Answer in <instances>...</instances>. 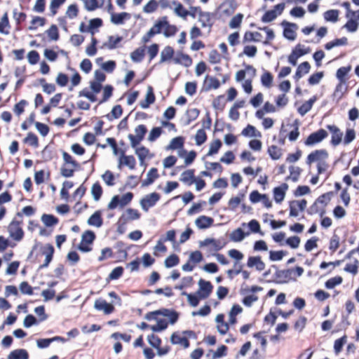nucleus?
<instances>
[{"label": "nucleus", "instance_id": "79ce46f5", "mask_svg": "<svg viewBox=\"0 0 359 359\" xmlns=\"http://www.w3.org/2000/svg\"><path fill=\"white\" fill-rule=\"evenodd\" d=\"M8 27L10 28V22L8 19V15L7 13H5L3 16L1 18L0 20V33L3 34H8L9 32L8 30H6L5 28Z\"/></svg>", "mask_w": 359, "mask_h": 359}, {"label": "nucleus", "instance_id": "dca6fc26", "mask_svg": "<svg viewBox=\"0 0 359 359\" xmlns=\"http://www.w3.org/2000/svg\"><path fill=\"white\" fill-rule=\"evenodd\" d=\"M158 177V169L156 168H151L147 174V178L142 181V187L149 186Z\"/></svg>", "mask_w": 359, "mask_h": 359}, {"label": "nucleus", "instance_id": "4d7b16f0", "mask_svg": "<svg viewBox=\"0 0 359 359\" xmlns=\"http://www.w3.org/2000/svg\"><path fill=\"white\" fill-rule=\"evenodd\" d=\"M46 33L52 41H57L60 39L58 28L55 25H52Z\"/></svg>", "mask_w": 359, "mask_h": 359}, {"label": "nucleus", "instance_id": "ea45409f", "mask_svg": "<svg viewBox=\"0 0 359 359\" xmlns=\"http://www.w3.org/2000/svg\"><path fill=\"white\" fill-rule=\"evenodd\" d=\"M104 3V0H90L89 4L88 1L86 0L85 1V8L88 11H93L98 8L102 7Z\"/></svg>", "mask_w": 359, "mask_h": 359}, {"label": "nucleus", "instance_id": "4be33fe9", "mask_svg": "<svg viewBox=\"0 0 359 359\" xmlns=\"http://www.w3.org/2000/svg\"><path fill=\"white\" fill-rule=\"evenodd\" d=\"M311 69V65L308 62H303L301 63L295 72V74L294 76V79L295 81H299L303 76L304 74H307L309 72V70Z\"/></svg>", "mask_w": 359, "mask_h": 359}, {"label": "nucleus", "instance_id": "338daca9", "mask_svg": "<svg viewBox=\"0 0 359 359\" xmlns=\"http://www.w3.org/2000/svg\"><path fill=\"white\" fill-rule=\"evenodd\" d=\"M163 133V129L161 127H154L149 133L148 140L149 142H154Z\"/></svg>", "mask_w": 359, "mask_h": 359}, {"label": "nucleus", "instance_id": "0eeeda50", "mask_svg": "<svg viewBox=\"0 0 359 359\" xmlns=\"http://www.w3.org/2000/svg\"><path fill=\"white\" fill-rule=\"evenodd\" d=\"M94 308L97 311H103L104 314L107 315L113 313L115 310L113 304L107 303L106 300L102 299L95 300Z\"/></svg>", "mask_w": 359, "mask_h": 359}, {"label": "nucleus", "instance_id": "bb28decb", "mask_svg": "<svg viewBox=\"0 0 359 359\" xmlns=\"http://www.w3.org/2000/svg\"><path fill=\"white\" fill-rule=\"evenodd\" d=\"M41 219L44 225L47 227L53 226L59 222L58 218L50 214H43Z\"/></svg>", "mask_w": 359, "mask_h": 359}, {"label": "nucleus", "instance_id": "f257e3e1", "mask_svg": "<svg viewBox=\"0 0 359 359\" xmlns=\"http://www.w3.org/2000/svg\"><path fill=\"white\" fill-rule=\"evenodd\" d=\"M160 198L161 196L158 193L153 192L142 198L140 201V204L142 209L147 212L150 208L154 207Z\"/></svg>", "mask_w": 359, "mask_h": 359}, {"label": "nucleus", "instance_id": "3c124183", "mask_svg": "<svg viewBox=\"0 0 359 359\" xmlns=\"http://www.w3.org/2000/svg\"><path fill=\"white\" fill-rule=\"evenodd\" d=\"M268 153L272 159H279L282 156V149L276 145H271L268 149Z\"/></svg>", "mask_w": 359, "mask_h": 359}, {"label": "nucleus", "instance_id": "4c0bfd02", "mask_svg": "<svg viewBox=\"0 0 359 359\" xmlns=\"http://www.w3.org/2000/svg\"><path fill=\"white\" fill-rule=\"evenodd\" d=\"M173 55H174L173 48L170 46H165L161 53L160 62L161 63L165 62L167 60L171 59Z\"/></svg>", "mask_w": 359, "mask_h": 359}, {"label": "nucleus", "instance_id": "603ef678", "mask_svg": "<svg viewBox=\"0 0 359 359\" xmlns=\"http://www.w3.org/2000/svg\"><path fill=\"white\" fill-rule=\"evenodd\" d=\"M222 145V141L219 139H216L211 142L209 151L206 156H212L217 154Z\"/></svg>", "mask_w": 359, "mask_h": 359}, {"label": "nucleus", "instance_id": "bf43d9fd", "mask_svg": "<svg viewBox=\"0 0 359 359\" xmlns=\"http://www.w3.org/2000/svg\"><path fill=\"white\" fill-rule=\"evenodd\" d=\"M39 83L43 87V91L47 94H51L55 90V86L52 83H48L44 78L39 79Z\"/></svg>", "mask_w": 359, "mask_h": 359}, {"label": "nucleus", "instance_id": "09e8293b", "mask_svg": "<svg viewBox=\"0 0 359 359\" xmlns=\"http://www.w3.org/2000/svg\"><path fill=\"white\" fill-rule=\"evenodd\" d=\"M172 4L176 6L174 9L175 14L179 17L186 18L189 13L188 11L184 8L183 5L176 1H173Z\"/></svg>", "mask_w": 359, "mask_h": 359}, {"label": "nucleus", "instance_id": "e2e57ef3", "mask_svg": "<svg viewBox=\"0 0 359 359\" xmlns=\"http://www.w3.org/2000/svg\"><path fill=\"white\" fill-rule=\"evenodd\" d=\"M114 87L111 85H107L103 88L102 99L100 101V104L107 102L113 94Z\"/></svg>", "mask_w": 359, "mask_h": 359}, {"label": "nucleus", "instance_id": "052dcab7", "mask_svg": "<svg viewBox=\"0 0 359 359\" xmlns=\"http://www.w3.org/2000/svg\"><path fill=\"white\" fill-rule=\"evenodd\" d=\"M255 342L257 346H259L263 352H265L266 346V339L262 335L261 333H256L254 334Z\"/></svg>", "mask_w": 359, "mask_h": 359}, {"label": "nucleus", "instance_id": "37998d69", "mask_svg": "<svg viewBox=\"0 0 359 359\" xmlns=\"http://www.w3.org/2000/svg\"><path fill=\"white\" fill-rule=\"evenodd\" d=\"M124 269L122 266H117L114 268L107 278V281L109 283L110 280H117L122 276Z\"/></svg>", "mask_w": 359, "mask_h": 359}, {"label": "nucleus", "instance_id": "7ed1b4c3", "mask_svg": "<svg viewBox=\"0 0 359 359\" xmlns=\"http://www.w3.org/2000/svg\"><path fill=\"white\" fill-rule=\"evenodd\" d=\"M198 290H197V294L198 296L201 297V299H207L212 292L213 285L212 283L205 280L203 278H201L198 280Z\"/></svg>", "mask_w": 359, "mask_h": 359}, {"label": "nucleus", "instance_id": "f8f14e48", "mask_svg": "<svg viewBox=\"0 0 359 359\" xmlns=\"http://www.w3.org/2000/svg\"><path fill=\"white\" fill-rule=\"evenodd\" d=\"M156 100V96L154 93V89L151 86L147 87V92L144 100L140 102V106L142 109H147L151 104L154 103Z\"/></svg>", "mask_w": 359, "mask_h": 359}, {"label": "nucleus", "instance_id": "864d4df0", "mask_svg": "<svg viewBox=\"0 0 359 359\" xmlns=\"http://www.w3.org/2000/svg\"><path fill=\"white\" fill-rule=\"evenodd\" d=\"M351 67H341L339 68L336 73L337 79L341 82H346L345 76L351 71Z\"/></svg>", "mask_w": 359, "mask_h": 359}, {"label": "nucleus", "instance_id": "ddd939ff", "mask_svg": "<svg viewBox=\"0 0 359 359\" xmlns=\"http://www.w3.org/2000/svg\"><path fill=\"white\" fill-rule=\"evenodd\" d=\"M214 223L213 218L205 215L199 216L195 221V224L199 229H206Z\"/></svg>", "mask_w": 359, "mask_h": 359}, {"label": "nucleus", "instance_id": "423d86ee", "mask_svg": "<svg viewBox=\"0 0 359 359\" xmlns=\"http://www.w3.org/2000/svg\"><path fill=\"white\" fill-rule=\"evenodd\" d=\"M275 270V278L277 279L276 282L278 283H285L290 278L292 273L294 271L293 269H285L279 270L275 265L271 266Z\"/></svg>", "mask_w": 359, "mask_h": 359}, {"label": "nucleus", "instance_id": "c85d7f7f", "mask_svg": "<svg viewBox=\"0 0 359 359\" xmlns=\"http://www.w3.org/2000/svg\"><path fill=\"white\" fill-rule=\"evenodd\" d=\"M246 236L247 233L245 232L243 229L241 228H238L231 233L229 238L231 241L241 242L245 238Z\"/></svg>", "mask_w": 359, "mask_h": 359}, {"label": "nucleus", "instance_id": "a878e982", "mask_svg": "<svg viewBox=\"0 0 359 359\" xmlns=\"http://www.w3.org/2000/svg\"><path fill=\"white\" fill-rule=\"evenodd\" d=\"M200 114V110L197 108L187 109L185 115L187 119L184 122L183 125L187 126L189 125L193 121L196 120Z\"/></svg>", "mask_w": 359, "mask_h": 359}, {"label": "nucleus", "instance_id": "39448f33", "mask_svg": "<svg viewBox=\"0 0 359 359\" xmlns=\"http://www.w3.org/2000/svg\"><path fill=\"white\" fill-rule=\"evenodd\" d=\"M159 25H162V29L165 28L163 35L165 37L174 36L177 32V27L175 25H170L166 16H163L158 20Z\"/></svg>", "mask_w": 359, "mask_h": 359}, {"label": "nucleus", "instance_id": "393cba45", "mask_svg": "<svg viewBox=\"0 0 359 359\" xmlns=\"http://www.w3.org/2000/svg\"><path fill=\"white\" fill-rule=\"evenodd\" d=\"M55 248L53 245L48 243L41 248V253L46 256L45 260L50 263L53 258Z\"/></svg>", "mask_w": 359, "mask_h": 359}, {"label": "nucleus", "instance_id": "b1692460", "mask_svg": "<svg viewBox=\"0 0 359 359\" xmlns=\"http://www.w3.org/2000/svg\"><path fill=\"white\" fill-rule=\"evenodd\" d=\"M194 172V169L185 170L182 173L180 180L184 184L191 185L195 180Z\"/></svg>", "mask_w": 359, "mask_h": 359}, {"label": "nucleus", "instance_id": "6ab92c4d", "mask_svg": "<svg viewBox=\"0 0 359 359\" xmlns=\"http://www.w3.org/2000/svg\"><path fill=\"white\" fill-rule=\"evenodd\" d=\"M190 11H188L189 15L193 18H196V13L198 12L199 17H207V21H210L211 17L213 15L212 13L210 12L203 11L200 6H192L189 7Z\"/></svg>", "mask_w": 359, "mask_h": 359}, {"label": "nucleus", "instance_id": "0e129e2a", "mask_svg": "<svg viewBox=\"0 0 359 359\" xmlns=\"http://www.w3.org/2000/svg\"><path fill=\"white\" fill-rule=\"evenodd\" d=\"M343 281V278L341 276H335L327 280L325 283V287L327 289H332L336 285H340Z\"/></svg>", "mask_w": 359, "mask_h": 359}, {"label": "nucleus", "instance_id": "49530a36", "mask_svg": "<svg viewBox=\"0 0 359 359\" xmlns=\"http://www.w3.org/2000/svg\"><path fill=\"white\" fill-rule=\"evenodd\" d=\"M339 11L338 10H328L323 14L324 18L326 21L335 22L339 19Z\"/></svg>", "mask_w": 359, "mask_h": 359}, {"label": "nucleus", "instance_id": "cd10ccee", "mask_svg": "<svg viewBox=\"0 0 359 359\" xmlns=\"http://www.w3.org/2000/svg\"><path fill=\"white\" fill-rule=\"evenodd\" d=\"M184 137L182 136H178L172 139L169 145L166 147V149L175 150L182 149L184 147Z\"/></svg>", "mask_w": 359, "mask_h": 359}, {"label": "nucleus", "instance_id": "6e6552de", "mask_svg": "<svg viewBox=\"0 0 359 359\" xmlns=\"http://www.w3.org/2000/svg\"><path fill=\"white\" fill-rule=\"evenodd\" d=\"M123 165L128 166L131 170H133L135 168L136 160L133 156H126L125 155V151H121V157L119 158L118 168L121 169Z\"/></svg>", "mask_w": 359, "mask_h": 359}, {"label": "nucleus", "instance_id": "f3484780", "mask_svg": "<svg viewBox=\"0 0 359 359\" xmlns=\"http://www.w3.org/2000/svg\"><path fill=\"white\" fill-rule=\"evenodd\" d=\"M87 223L90 226L100 227L103 224L101 210H96L88 219Z\"/></svg>", "mask_w": 359, "mask_h": 359}, {"label": "nucleus", "instance_id": "7c9ffc66", "mask_svg": "<svg viewBox=\"0 0 359 359\" xmlns=\"http://www.w3.org/2000/svg\"><path fill=\"white\" fill-rule=\"evenodd\" d=\"M233 0H226L225 2L219 6L221 12L226 15H231L234 11L233 8Z\"/></svg>", "mask_w": 359, "mask_h": 359}, {"label": "nucleus", "instance_id": "2eb2a0df", "mask_svg": "<svg viewBox=\"0 0 359 359\" xmlns=\"http://www.w3.org/2000/svg\"><path fill=\"white\" fill-rule=\"evenodd\" d=\"M162 30V25H159L158 20L156 22L154 25L147 32V33L142 38V43H147L150 39L154 35L160 34Z\"/></svg>", "mask_w": 359, "mask_h": 359}, {"label": "nucleus", "instance_id": "2f4dec72", "mask_svg": "<svg viewBox=\"0 0 359 359\" xmlns=\"http://www.w3.org/2000/svg\"><path fill=\"white\" fill-rule=\"evenodd\" d=\"M333 194L334 193L332 191L327 192L320 196L315 201H316L322 208L325 209V207L330 201Z\"/></svg>", "mask_w": 359, "mask_h": 359}, {"label": "nucleus", "instance_id": "473e14b6", "mask_svg": "<svg viewBox=\"0 0 359 359\" xmlns=\"http://www.w3.org/2000/svg\"><path fill=\"white\" fill-rule=\"evenodd\" d=\"M157 324L151 326V330L154 332H161L167 329L168 326V322L164 318L156 319Z\"/></svg>", "mask_w": 359, "mask_h": 359}, {"label": "nucleus", "instance_id": "1a4fd4ad", "mask_svg": "<svg viewBox=\"0 0 359 359\" xmlns=\"http://www.w3.org/2000/svg\"><path fill=\"white\" fill-rule=\"evenodd\" d=\"M328 157V153L325 149H318L311 152L306 158V163L310 165L315 161H319L322 159H326Z\"/></svg>", "mask_w": 359, "mask_h": 359}, {"label": "nucleus", "instance_id": "a18cd8bd", "mask_svg": "<svg viewBox=\"0 0 359 359\" xmlns=\"http://www.w3.org/2000/svg\"><path fill=\"white\" fill-rule=\"evenodd\" d=\"M209 79V81H210V83L208 84L207 86H204L203 88V90H205V91H209L212 88L213 89H217L219 88L220 86V83H219V81L215 78V77H209L208 75H207L205 76V81Z\"/></svg>", "mask_w": 359, "mask_h": 359}, {"label": "nucleus", "instance_id": "a19ab883", "mask_svg": "<svg viewBox=\"0 0 359 359\" xmlns=\"http://www.w3.org/2000/svg\"><path fill=\"white\" fill-rule=\"evenodd\" d=\"M102 188L99 182H97L93 184L91 188V194L95 201H97L100 199L102 195Z\"/></svg>", "mask_w": 359, "mask_h": 359}, {"label": "nucleus", "instance_id": "f03ea898", "mask_svg": "<svg viewBox=\"0 0 359 359\" xmlns=\"http://www.w3.org/2000/svg\"><path fill=\"white\" fill-rule=\"evenodd\" d=\"M281 26L283 27V36L290 40L294 41L296 39V30L298 29L297 24L283 20L281 22Z\"/></svg>", "mask_w": 359, "mask_h": 359}, {"label": "nucleus", "instance_id": "6e6d98bb", "mask_svg": "<svg viewBox=\"0 0 359 359\" xmlns=\"http://www.w3.org/2000/svg\"><path fill=\"white\" fill-rule=\"evenodd\" d=\"M228 255H229V256L231 258H232V259L236 260V262L234 263V265H233V266L235 268L237 267L238 265V262L241 260V259H243V257H244L243 254L241 252H240L239 250H236V249H231V250H230L229 251V252H228Z\"/></svg>", "mask_w": 359, "mask_h": 359}, {"label": "nucleus", "instance_id": "aec40b11", "mask_svg": "<svg viewBox=\"0 0 359 359\" xmlns=\"http://www.w3.org/2000/svg\"><path fill=\"white\" fill-rule=\"evenodd\" d=\"M248 266L250 268L255 266L259 271H263L265 268V264L261 260L259 256L248 257Z\"/></svg>", "mask_w": 359, "mask_h": 359}, {"label": "nucleus", "instance_id": "c9c22d12", "mask_svg": "<svg viewBox=\"0 0 359 359\" xmlns=\"http://www.w3.org/2000/svg\"><path fill=\"white\" fill-rule=\"evenodd\" d=\"M96 238L95 233L91 230H86L81 236V243L92 245Z\"/></svg>", "mask_w": 359, "mask_h": 359}, {"label": "nucleus", "instance_id": "9b49d317", "mask_svg": "<svg viewBox=\"0 0 359 359\" xmlns=\"http://www.w3.org/2000/svg\"><path fill=\"white\" fill-rule=\"evenodd\" d=\"M287 189L288 185L286 183H283L280 186L273 189V198L277 203H280L284 200Z\"/></svg>", "mask_w": 359, "mask_h": 359}, {"label": "nucleus", "instance_id": "c03bdc74", "mask_svg": "<svg viewBox=\"0 0 359 359\" xmlns=\"http://www.w3.org/2000/svg\"><path fill=\"white\" fill-rule=\"evenodd\" d=\"M273 77L271 73L267 71H264V74L261 76V83L265 88H270L272 86Z\"/></svg>", "mask_w": 359, "mask_h": 359}, {"label": "nucleus", "instance_id": "412c9836", "mask_svg": "<svg viewBox=\"0 0 359 359\" xmlns=\"http://www.w3.org/2000/svg\"><path fill=\"white\" fill-rule=\"evenodd\" d=\"M29 353L26 349L18 348L12 351L8 355L7 359H29Z\"/></svg>", "mask_w": 359, "mask_h": 359}, {"label": "nucleus", "instance_id": "9d476101", "mask_svg": "<svg viewBox=\"0 0 359 359\" xmlns=\"http://www.w3.org/2000/svg\"><path fill=\"white\" fill-rule=\"evenodd\" d=\"M327 128L332 133L331 144L334 147L339 145L343 136L340 129L334 125H327Z\"/></svg>", "mask_w": 359, "mask_h": 359}, {"label": "nucleus", "instance_id": "a211bd4d", "mask_svg": "<svg viewBox=\"0 0 359 359\" xmlns=\"http://www.w3.org/2000/svg\"><path fill=\"white\" fill-rule=\"evenodd\" d=\"M130 18V14L126 12H122L120 13H111V22L114 25H122L125 20Z\"/></svg>", "mask_w": 359, "mask_h": 359}, {"label": "nucleus", "instance_id": "13d9d810", "mask_svg": "<svg viewBox=\"0 0 359 359\" xmlns=\"http://www.w3.org/2000/svg\"><path fill=\"white\" fill-rule=\"evenodd\" d=\"M196 144L201 146L207 140V135L203 128L198 130L195 135Z\"/></svg>", "mask_w": 359, "mask_h": 359}, {"label": "nucleus", "instance_id": "20e7f679", "mask_svg": "<svg viewBox=\"0 0 359 359\" xmlns=\"http://www.w3.org/2000/svg\"><path fill=\"white\" fill-rule=\"evenodd\" d=\"M328 134L324 129H320L309 135L304 144L306 146H312L322 142L327 137Z\"/></svg>", "mask_w": 359, "mask_h": 359}, {"label": "nucleus", "instance_id": "f704fd0d", "mask_svg": "<svg viewBox=\"0 0 359 359\" xmlns=\"http://www.w3.org/2000/svg\"><path fill=\"white\" fill-rule=\"evenodd\" d=\"M149 149L144 146H141L135 149V154L138 156L140 165H143L146 157L149 154Z\"/></svg>", "mask_w": 359, "mask_h": 359}, {"label": "nucleus", "instance_id": "58836bf2", "mask_svg": "<svg viewBox=\"0 0 359 359\" xmlns=\"http://www.w3.org/2000/svg\"><path fill=\"white\" fill-rule=\"evenodd\" d=\"M123 114V109L120 104L115 105L110 114L106 115V118L109 121H112L114 118H118Z\"/></svg>", "mask_w": 359, "mask_h": 359}, {"label": "nucleus", "instance_id": "5fc2aeb1", "mask_svg": "<svg viewBox=\"0 0 359 359\" xmlns=\"http://www.w3.org/2000/svg\"><path fill=\"white\" fill-rule=\"evenodd\" d=\"M346 90V82L339 81V83L337 86L333 93V97L337 98V102H338L342 97V95Z\"/></svg>", "mask_w": 359, "mask_h": 359}, {"label": "nucleus", "instance_id": "680f3d73", "mask_svg": "<svg viewBox=\"0 0 359 359\" xmlns=\"http://www.w3.org/2000/svg\"><path fill=\"white\" fill-rule=\"evenodd\" d=\"M103 25V21L100 18L91 19L89 21L90 33L93 35L95 29H97Z\"/></svg>", "mask_w": 359, "mask_h": 359}, {"label": "nucleus", "instance_id": "72a5a7b5", "mask_svg": "<svg viewBox=\"0 0 359 359\" xmlns=\"http://www.w3.org/2000/svg\"><path fill=\"white\" fill-rule=\"evenodd\" d=\"M326 211L325 208H322L321 206L315 201L308 209H307V213L309 215H314L319 213L320 217H323V215L325 214Z\"/></svg>", "mask_w": 359, "mask_h": 359}, {"label": "nucleus", "instance_id": "774afa93", "mask_svg": "<svg viewBox=\"0 0 359 359\" xmlns=\"http://www.w3.org/2000/svg\"><path fill=\"white\" fill-rule=\"evenodd\" d=\"M39 323L36 318L32 314H28L25 316L23 320V325L26 328L31 327L33 325H36Z\"/></svg>", "mask_w": 359, "mask_h": 359}, {"label": "nucleus", "instance_id": "8fccbe9b", "mask_svg": "<svg viewBox=\"0 0 359 359\" xmlns=\"http://www.w3.org/2000/svg\"><path fill=\"white\" fill-rule=\"evenodd\" d=\"M108 40V43H104V46L107 47L110 50H113L115 49L117 47V44L123 40V37L117 36L116 39H114L113 36H109Z\"/></svg>", "mask_w": 359, "mask_h": 359}, {"label": "nucleus", "instance_id": "4468645a", "mask_svg": "<svg viewBox=\"0 0 359 359\" xmlns=\"http://www.w3.org/2000/svg\"><path fill=\"white\" fill-rule=\"evenodd\" d=\"M173 61L175 64H180L186 67H189L192 65L191 57L182 52H178L177 57L173 59Z\"/></svg>", "mask_w": 359, "mask_h": 359}, {"label": "nucleus", "instance_id": "69168bd1", "mask_svg": "<svg viewBox=\"0 0 359 359\" xmlns=\"http://www.w3.org/2000/svg\"><path fill=\"white\" fill-rule=\"evenodd\" d=\"M147 341L149 345L154 348H158L159 346H161L162 342L161 339L154 334H151L148 335Z\"/></svg>", "mask_w": 359, "mask_h": 359}, {"label": "nucleus", "instance_id": "c756f323", "mask_svg": "<svg viewBox=\"0 0 359 359\" xmlns=\"http://www.w3.org/2000/svg\"><path fill=\"white\" fill-rule=\"evenodd\" d=\"M145 47H140L130 54V58L134 62H140L144 57Z\"/></svg>", "mask_w": 359, "mask_h": 359}, {"label": "nucleus", "instance_id": "5701e85b", "mask_svg": "<svg viewBox=\"0 0 359 359\" xmlns=\"http://www.w3.org/2000/svg\"><path fill=\"white\" fill-rule=\"evenodd\" d=\"M170 342L172 344H181L185 348H187L190 345L189 341L187 337H181L177 334V332L172 334L170 337Z\"/></svg>", "mask_w": 359, "mask_h": 359}, {"label": "nucleus", "instance_id": "de8ad7c7", "mask_svg": "<svg viewBox=\"0 0 359 359\" xmlns=\"http://www.w3.org/2000/svg\"><path fill=\"white\" fill-rule=\"evenodd\" d=\"M180 263V258L176 254L169 255L164 261V265L166 268H172Z\"/></svg>", "mask_w": 359, "mask_h": 359}, {"label": "nucleus", "instance_id": "e433bc0d", "mask_svg": "<svg viewBox=\"0 0 359 359\" xmlns=\"http://www.w3.org/2000/svg\"><path fill=\"white\" fill-rule=\"evenodd\" d=\"M23 142L34 148L39 147V138L36 135L32 132L27 133V137L23 139Z\"/></svg>", "mask_w": 359, "mask_h": 359}]
</instances>
